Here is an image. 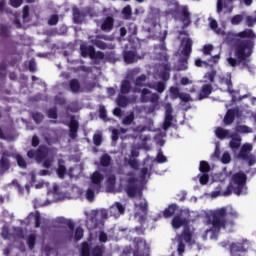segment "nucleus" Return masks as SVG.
<instances>
[{"label": "nucleus", "instance_id": "nucleus-1", "mask_svg": "<svg viewBox=\"0 0 256 256\" xmlns=\"http://www.w3.org/2000/svg\"><path fill=\"white\" fill-rule=\"evenodd\" d=\"M106 175V190L108 193H119V191H124L127 193L128 197H133L134 199V217L139 223L145 221L147 217V209L149 205L147 200L143 197V192L139 185L145 183L149 177H151V166L149 168H143L141 170L140 178H137L135 172H127L120 177V187L115 188V172L109 170L105 172Z\"/></svg>", "mask_w": 256, "mask_h": 256}, {"label": "nucleus", "instance_id": "nucleus-2", "mask_svg": "<svg viewBox=\"0 0 256 256\" xmlns=\"http://www.w3.org/2000/svg\"><path fill=\"white\" fill-rule=\"evenodd\" d=\"M210 27L217 33V35L224 36V42L227 45H231L239 37L243 39L241 42H237L230 51V56L227 61L231 67L241 65L242 69H248L250 73L255 71V66L251 64V55H253V48L255 47L256 34L252 29H245L239 33L228 32L217 28V21L212 18L209 19Z\"/></svg>", "mask_w": 256, "mask_h": 256}, {"label": "nucleus", "instance_id": "nucleus-3", "mask_svg": "<svg viewBox=\"0 0 256 256\" xmlns=\"http://www.w3.org/2000/svg\"><path fill=\"white\" fill-rule=\"evenodd\" d=\"M134 73H139V70H131L126 79L122 82L120 94L118 96V99L116 100L117 105L119 107H127L129 103H133V101H135V98L127 99L123 95L129 93L130 91H132L133 93L141 91V101H143V103H147L149 101L150 103H152L150 107L144 108L145 113H155V111H159V109H161V103H159V95L145 88V81L147 79V76L141 75L140 77H138L135 82V87L131 88V75H134Z\"/></svg>", "mask_w": 256, "mask_h": 256}, {"label": "nucleus", "instance_id": "nucleus-4", "mask_svg": "<svg viewBox=\"0 0 256 256\" xmlns=\"http://www.w3.org/2000/svg\"><path fill=\"white\" fill-rule=\"evenodd\" d=\"M227 215H230V217H238L237 210L233 209L231 206L218 208L216 210H202L200 212V216L206 218V228L202 234L204 241H207V237H210L212 240L217 239V235H219L221 229H224L227 233L233 231L235 223L232 220L225 219Z\"/></svg>", "mask_w": 256, "mask_h": 256}, {"label": "nucleus", "instance_id": "nucleus-5", "mask_svg": "<svg viewBox=\"0 0 256 256\" xmlns=\"http://www.w3.org/2000/svg\"><path fill=\"white\" fill-rule=\"evenodd\" d=\"M194 216L195 212L185 209L181 211L180 216H176L172 220V227L174 229L184 227L182 235H178L174 240V245H176L179 255H183V253H185V243H190V245L194 243L193 230L187 225L189 221H194Z\"/></svg>", "mask_w": 256, "mask_h": 256}, {"label": "nucleus", "instance_id": "nucleus-6", "mask_svg": "<svg viewBox=\"0 0 256 256\" xmlns=\"http://www.w3.org/2000/svg\"><path fill=\"white\" fill-rule=\"evenodd\" d=\"M43 187H46V189H48L49 200H47L46 202H38L36 200L35 207H47V205H51V203H54L55 201H65V199H73V196L65 193L63 191V188H59L57 184H53V186L50 187L48 182L42 181L35 185L36 189H43Z\"/></svg>", "mask_w": 256, "mask_h": 256}, {"label": "nucleus", "instance_id": "nucleus-7", "mask_svg": "<svg viewBox=\"0 0 256 256\" xmlns=\"http://www.w3.org/2000/svg\"><path fill=\"white\" fill-rule=\"evenodd\" d=\"M155 53H159V64L153 67V77L154 79H162V81H168L171 71V66L167 63V54L165 53V45H160L155 48Z\"/></svg>", "mask_w": 256, "mask_h": 256}, {"label": "nucleus", "instance_id": "nucleus-8", "mask_svg": "<svg viewBox=\"0 0 256 256\" xmlns=\"http://www.w3.org/2000/svg\"><path fill=\"white\" fill-rule=\"evenodd\" d=\"M232 193H235V195H247V174L238 172L231 177L230 183L223 195L229 196Z\"/></svg>", "mask_w": 256, "mask_h": 256}, {"label": "nucleus", "instance_id": "nucleus-9", "mask_svg": "<svg viewBox=\"0 0 256 256\" xmlns=\"http://www.w3.org/2000/svg\"><path fill=\"white\" fill-rule=\"evenodd\" d=\"M181 45L176 53L177 57H181L178 65L175 66L176 71H185L187 69V59L191 55V47L193 42L187 34H180Z\"/></svg>", "mask_w": 256, "mask_h": 256}, {"label": "nucleus", "instance_id": "nucleus-10", "mask_svg": "<svg viewBox=\"0 0 256 256\" xmlns=\"http://www.w3.org/2000/svg\"><path fill=\"white\" fill-rule=\"evenodd\" d=\"M29 159H35L37 163L43 162V167L49 169L51 167V163H53V151L40 146L38 151L30 150L27 153Z\"/></svg>", "mask_w": 256, "mask_h": 256}, {"label": "nucleus", "instance_id": "nucleus-11", "mask_svg": "<svg viewBox=\"0 0 256 256\" xmlns=\"http://www.w3.org/2000/svg\"><path fill=\"white\" fill-rule=\"evenodd\" d=\"M86 227L91 231V229H101L103 227V221L107 219V210H91L90 212H86Z\"/></svg>", "mask_w": 256, "mask_h": 256}, {"label": "nucleus", "instance_id": "nucleus-12", "mask_svg": "<svg viewBox=\"0 0 256 256\" xmlns=\"http://www.w3.org/2000/svg\"><path fill=\"white\" fill-rule=\"evenodd\" d=\"M90 187L86 191L87 201H93L95 199V192L101 189V181H103V174L99 171H95L91 176Z\"/></svg>", "mask_w": 256, "mask_h": 256}, {"label": "nucleus", "instance_id": "nucleus-13", "mask_svg": "<svg viewBox=\"0 0 256 256\" xmlns=\"http://www.w3.org/2000/svg\"><path fill=\"white\" fill-rule=\"evenodd\" d=\"M215 135L218 139H231L229 145L232 149H237L241 146V136L239 134H231L229 130H225L221 127H218L215 130Z\"/></svg>", "mask_w": 256, "mask_h": 256}, {"label": "nucleus", "instance_id": "nucleus-14", "mask_svg": "<svg viewBox=\"0 0 256 256\" xmlns=\"http://www.w3.org/2000/svg\"><path fill=\"white\" fill-rule=\"evenodd\" d=\"M253 151V145L246 143L241 147L240 153L237 155L238 159L248 161V165L253 166L256 163V156L249 155Z\"/></svg>", "mask_w": 256, "mask_h": 256}, {"label": "nucleus", "instance_id": "nucleus-15", "mask_svg": "<svg viewBox=\"0 0 256 256\" xmlns=\"http://www.w3.org/2000/svg\"><path fill=\"white\" fill-rule=\"evenodd\" d=\"M57 175L60 177V179H63L65 175H69L71 178H77L79 175H81V168L75 167L73 169H70L67 172V169H65V166L63 165L62 160L58 161V169H57Z\"/></svg>", "mask_w": 256, "mask_h": 256}, {"label": "nucleus", "instance_id": "nucleus-16", "mask_svg": "<svg viewBox=\"0 0 256 256\" xmlns=\"http://www.w3.org/2000/svg\"><path fill=\"white\" fill-rule=\"evenodd\" d=\"M170 99L175 101V99H180L182 103H189V101H193L191 96L188 93L180 92L179 87L171 86L169 88Z\"/></svg>", "mask_w": 256, "mask_h": 256}, {"label": "nucleus", "instance_id": "nucleus-17", "mask_svg": "<svg viewBox=\"0 0 256 256\" xmlns=\"http://www.w3.org/2000/svg\"><path fill=\"white\" fill-rule=\"evenodd\" d=\"M134 245L136 247V250L134 251V256H149L150 247L149 244H147V241L141 238H135Z\"/></svg>", "mask_w": 256, "mask_h": 256}, {"label": "nucleus", "instance_id": "nucleus-18", "mask_svg": "<svg viewBox=\"0 0 256 256\" xmlns=\"http://www.w3.org/2000/svg\"><path fill=\"white\" fill-rule=\"evenodd\" d=\"M134 133H135V139H137V137H139V139H141V141L145 142L147 141L149 138L146 136H142L141 133L145 132V131H153V120L149 119L147 120V125H140L136 128L133 129Z\"/></svg>", "mask_w": 256, "mask_h": 256}, {"label": "nucleus", "instance_id": "nucleus-19", "mask_svg": "<svg viewBox=\"0 0 256 256\" xmlns=\"http://www.w3.org/2000/svg\"><path fill=\"white\" fill-rule=\"evenodd\" d=\"M135 157H139V151L137 149H132L130 154L124 156L125 165H130L132 169H139V162Z\"/></svg>", "mask_w": 256, "mask_h": 256}, {"label": "nucleus", "instance_id": "nucleus-20", "mask_svg": "<svg viewBox=\"0 0 256 256\" xmlns=\"http://www.w3.org/2000/svg\"><path fill=\"white\" fill-rule=\"evenodd\" d=\"M249 249V242L246 240L242 242L233 243L230 246V253L231 256H241L239 252L247 251Z\"/></svg>", "mask_w": 256, "mask_h": 256}, {"label": "nucleus", "instance_id": "nucleus-21", "mask_svg": "<svg viewBox=\"0 0 256 256\" xmlns=\"http://www.w3.org/2000/svg\"><path fill=\"white\" fill-rule=\"evenodd\" d=\"M165 109V120L163 123V131H167L171 127V123L173 121V116L171 113H173V107L171 106V103H167L164 105Z\"/></svg>", "mask_w": 256, "mask_h": 256}, {"label": "nucleus", "instance_id": "nucleus-22", "mask_svg": "<svg viewBox=\"0 0 256 256\" xmlns=\"http://www.w3.org/2000/svg\"><path fill=\"white\" fill-rule=\"evenodd\" d=\"M11 236H13L16 239H24L25 235L23 234V230L21 228H14L13 233L9 232V229L7 227H4L2 230V237L4 239H11Z\"/></svg>", "mask_w": 256, "mask_h": 256}, {"label": "nucleus", "instance_id": "nucleus-23", "mask_svg": "<svg viewBox=\"0 0 256 256\" xmlns=\"http://www.w3.org/2000/svg\"><path fill=\"white\" fill-rule=\"evenodd\" d=\"M221 87L225 85L227 91L232 95V101H241V99H244V97H247L244 95L242 98H239L235 95V91L231 90V75L228 74L226 78H222L220 81Z\"/></svg>", "mask_w": 256, "mask_h": 256}, {"label": "nucleus", "instance_id": "nucleus-24", "mask_svg": "<svg viewBox=\"0 0 256 256\" xmlns=\"http://www.w3.org/2000/svg\"><path fill=\"white\" fill-rule=\"evenodd\" d=\"M41 214L39 212L30 213L28 217L23 221L22 225H34L40 227Z\"/></svg>", "mask_w": 256, "mask_h": 256}, {"label": "nucleus", "instance_id": "nucleus-25", "mask_svg": "<svg viewBox=\"0 0 256 256\" xmlns=\"http://www.w3.org/2000/svg\"><path fill=\"white\" fill-rule=\"evenodd\" d=\"M218 13H231L233 11V0H218L217 2Z\"/></svg>", "mask_w": 256, "mask_h": 256}, {"label": "nucleus", "instance_id": "nucleus-26", "mask_svg": "<svg viewBox=\"0 0 256 256\" xmlns=\"http://www.w3.org/2000/svg\"><path fill=\"white\" fill-rule=\"evenodd\" d=\"M67 125L70 129L71 139H75V137H77V129H79V123H77V119L73 116H68Z\"/></svg>", "mask_w": 256, "mask_h": 256}, {"label": "nucleus", "instance_id": "nucleus-27", "mask_svg": "<svg viewBox=\"0 0 256 256\" xmlns=\"http://www.w3.org/2000/svg\"><path fill=\"white\" fill-rule=\"evenodd\" d=\"M123 57H124L125 63H127V65H130V63H135L139 61V59H143L145 55L142 54L141 56H139L133 51H128V52H124Z\"/></svg>", "mask_w": 256, "mask_h": 256}, {"label": "nucleus", "instance_id": "nucleus-28", "mask_svg": "<svg viewBox=\"0 0 256 256\" xmlns=\"http://www.w3.org/2000/svg\"><path fill=\"white\" fill-rule=\"evenodd\" d=\"M125 213V206H123L121 203L116 202L110 207V215L112 217H119Z\"/></svg>", "mask_w": 256, "mask_h": 256}, {"label": "nucleus", "instance_id": "nucleus-29", "mask_svg": "<svg viewBox=\"0 0 256 256\" xmlns=\"http://www.w3.org/2000/svg\"><path fill=\"white\" fill-rule=\"evenodd\" d=\"M236 117H239V109L234 108V109L228 110L224 117V124L231 125V123L235 121Z\"/></svg>", "mask_w": 256, "mask_h": 256}, {"label": "nucleus", "instance_id": "nucleus-30", "mask_svg": "<svg viewBox=\"0 0 256 256\" xmlns=\"http://www.w3.org/2000/svg\"><path fill=\"white\" fill-rule=\"evenodd\" d=\"M181 14H180V21H182L184 27H189L191 23V17L189 14V9L186 6H182L181 9Z\"/></svg>", "mask_w": 256, "mask_h": 256}, {"label": "nucleus", "instance_id": "nucleus-31", "mask_svg": "<svg viewBox=\"0 0 256 256\" xmlns=\"http://www.w3.org/2000/svg\"><path fill=\"white\" fill-rule=\"evenodd\" d=\"M80 51L82 57H90V59H93L95 57V48L92 46H87V44H82L80 46Z\"/></svg>", "mask_w": 256, "mask_h": 256}, {"label": "nucleus", "instance_id": "nucleus-32", "mask_svg": "<svg viewBox=\"0 0 256 256\" xmlns=\"http://www.w3.org/2000/svg\"><path fill=\"white\" fill-rule=\"evenodd\" d=\"M219 59V54L212 56L211 59L209 60V63L201 59H196L195 65L196 67H207V65H215V63H219Z\"/></svg>", "mask_w": 256, "mask_h": 256}, {"label": "nucleus", "instance_id": "nucleus-33", "mask_svg": "<svg viewBox=\"0 0 256 256\" xmlns=\"http://www.w3.org/2000/svg\"><path fill=\"white\" fill-rule=\"evenodd\" d=\"M166 7L168 8L166 15H174L176 11H179V4L175 0L166 1Z\"/></svg>", "mask_w": 256, "mask_h": 256}, {"label": "nucleus", "instance_id": "nucleus-34", "mask_svg": "<svg viewBox=\"0 0 256 256\" xmlns=\"http://www.w3.org/2000/svg\"><path fill=\"white\" fill-rule=\"evenodd\" d=\"M127 133V130L120 128V129H112V141L115 143L117 139H126L127 136H124Z\"/></svg>", "mask_w": 256, "mask_h": 256}, {"label": "nucleus", "instance_id": "nucleus-35", "mask_svg": "<svg viewBox=\"0 0 256 256\" xmlns=\"http://www.w3.org/2000/svg\"><path fill=\"white\" fill-rule=\"evenodd\" d=\"M148 87L154 91H157V93H163V91H165L166 84L165 82L158 81L149 83Z\"/></svg>", "mask_w": 256, "mask_h": 256}, {"label": "nucleus", "instance_id": "nucleus-36", "mask_svg": "<svg viewBox=\"0 0 256 256\" xmlns=\"http://www.w3.org/2000/svg\"><path fill=\"white\" fill-rule=\"evenodd\" d=\"M212 90H213V88L211 87L210 84L204 85L199 94L200 101H201V99H207V97H209V95H211Z\"/></svg>", "mask_w": 256, "mask_h": 256}, {"label": "nucleus", "instance_id": "nucleus-37", "mask_svg": "<svg viewBox=\"0 0 256 256\" xmlns=\"http://www.w3.org/2000/svg\"><path fill=\"white\" fill-rule=\"evenodd\" d=\"M102 31H111L113 29V17H107L101 24Z\"/></svg>", "mask_w": 256, "mask_h": 256}, {"label": "nucleus", "instance_id": "nucleus-38", "mask_svg": "<svg viewBox=\"0 0 256 256\" xmlns=\"http://www.w3.org/2000/svg\"><path fill=\"white\" fill-rule=\"evenodd\" d=\"M0 169L1 171H7V169H9V155L5 153L0 160Z\"/></svg>", "mask_w": 256, "mask_h": 256}, {"label": "nucleus", "instance_id": "nucleus-39", "mask_svg": "<svg viewBox=\"0 0 256 256\" xmlns=\"http://www.w3.org/2000/svg\"><path fill=\"white\" fill-rule=\"evenodd\" d=\"M57 223H60V225H67V227L70 229V231H73L75 228V224L71 220H67L63 217L57 218L56 219Z\"/></svg>", "mask_w": 256, "mask_h": 256}, {"label": "nucleus", "instance_id": "nucleus-40", "mask_svg": "<svg viewBox=\"0 0 256 256\" xmlns=\"http://www.w3.org/2000/svg\"><path fill=\"white\" fill-rule=\"evenodd\" d=\"M70 91H72V93H79L83 91L78 80L74 79L70 81Z\"/></svg>", "mask_w": 256, "mask_h": 256}, {"label": "nucleus", "instance_id": "nucleus-41", "mask_svg": "<svg viewBox=\"0 0 256 256\" xmlns=\"http://www.w3.org/2000/svg\"><path fill=\"white\" fill-rule=\"evenodd\" d=\"M177 210V205L171 204L168 208H166L163 212L164 217H171L175 211Z\"/></svg>", "mask_w": 256, "mask_h": 256}, {"label": "nucleus", "instance_id": "nucleus-42", "mask_svg": "<svg viewBox=\"0 0 256 256\" xmlns=\"http://www.w3.org/2000/svg\"><path fill=\"white\" fill-rule=\"evenodd\" d=\"M245 19V14H238L231 18V24L232 25H240V23H243V20Z\"/></svg>", "mask_w": 256, "mask_h": 256}, {"label": "nucleus", "instance_id": "nucleus-43", "mask_svg": "<svg viewBox=\"0 0 256 256\" xmlns=\"http://www.w3.org/2000/svg\"><path fill=\"white\" fill-rule=\"evenodd\" d=\"M100 165L101 167H109L111 165V157L107 154L103 155L100 158Z\"/></svg>", "mask_w": 256, "mask_h": 256}, {"label": "nucleus", "instance_id": "nucleus-44", "mask_svg": "<svg viewBox=\"0 0 256 256\" xmlns=\"http://www.w3.org/2000/svg\"><path fill=\"white\" fill-rule=\"evenodd\" d=\"M215 71L208 72L204 75V81L205 83H213L215 81Z\"/></svg>", "mask_w": 256, "mask_h": 256}, {"label": "nucleus", "instance_id": "nucleus-45", "mask_svg": "<svg viewBox=\"0 0 256 256\" xmlns=\"http://www.w3.org/2000/svg\"><path fill=\"white\" fill-rule=\"evenodd\" d=\"M210 169H211V167L209 166V163H207L206 161L200 162L199 171L201 173H209Z\"/></svg>", "mask_w": 256, "mask_h": 256}, {"label": "nucleus", "instance_id": "nucleus-46", "mask_svg": "<svg viewBox=\"0 0 256 256\" xmlns=\"http://www.w3.org/2000/svg\"><path fill=\"white\" fill-rule=\"evenodd\" d=\"M135 119V115L133 112H130L123 120L122 123L123 125H131L133 123V120Z\"/></svg>", "mask_w": 256, "mask_h": 256}, {"label": "nucleus", "instance_id": "nucleus-47", "mask_svg": "<svg viewBox=\"0 0 256 256\" xmlns=\"http://www.w3.org/2000/svg\"><path fill=\"white\" fill-rule=\"evenodd\" d=\"M165 135V132H162L159 135L155 136V141L157 145H160V147H163V145H165V140H163V137H165Z\"/></svg>", "mask_w": 256, "mask_h": 256}, {"label": "nucleus", "instance_id": "nucleus-48", "mask_svg": "<svg viewBox=\"0 0 256 256\" xmlns=\"http://www.w3.org/2000/svg\"><path fill=\"white\" fill-rule=\"evenodd\" d=\"M15 159H16L19 167H22V169H25L27 167V163L25 162V159H23V157H21V155L16 154Z\"/></svg>", "mask_w": 256, "mask_h": 256}, {"label": "nucleus", "instance_id": "nucleus-49", "mask_svg": "<svg viewBox=\"0 0 256 256\" xmlns=\"http://www.w3.org/2000/svg\"><path fill=\"white\" fill-rule=\"evenodd\" d=\"M94 145L99 147L101 145L103 138L101 137V132H96L93 136Z\"/></svg>", "mask_w": 256, "mask_h": 256}, {"label": "nucleus", "instance_id": "nucleus-50", "mask_svg": "<svg viewBox=\"0 0 256 256\" xmlns=\"http://www.w3.org/2000/svg\"><path fill=\"white\" fill-rule=\"evenodd\" d=\"M81 256H91V253L89 252V244L82 243Z\"/></svg>", "mask_w": 256, "mask_h": 256}, {"label": "nucleus", "instance_id": "nucleus-51", "mask_svg": "<svg viewBox=\"0 0 256 256\" xmlns=\"http://www.w3.org/2000/svg\"><path fill=\"white\" fill-rule=\"evenodd\" d=\"M155 161L157 163H166L167 162V157H165V155H163V152L161 150H159Z\"/></svg>", "mask_w": 256, "mask_h": 256}, {"label": "nucleus", "instance_id": "nucleus-52", "mask_svg": "<svg viewBox=\"0 0 256 256\" xmlns=\"http://www.w3.org/2000/svg\"><path fill=\"white\" fill-rule=\"evenodd\" d=\"M237 133H251V128L245 126V125H239L236 127Z\"/></svg>", "mask_w": 256, "mask_h": 256}, {"label": "nucleus", "instance_id": "nucleus-53", "mask_svg": "<svg viewBox=\"0 0 256 256\" xmlns=\"http://www.w3.org/2000/svg\"><path fill=\"white\" fill-rule=\"evenodd\" d=\"M221 162L224 163V165L231 163V155L228 152H224L221 157Z\"/></svg>", "mask_w": 256, "mask_h": 256}, {"label": "nucleus", "instance_id": "nucleus-54", "mask_svg": "<svg viewBox=\"0 0 256 256\" xmlns=\"http://www.w3.org/2000/svg\"><path fill=\"white\" fill-rule=\"evenodd\" d=\"M28 247L33 249L35 247V235L30 234L27 238Z\"/></svg>", "mask_w": 256, "mask_h": 256}, {"label": "nucleus", "instance_id": "nucleus-55", "mask_svg": "<svg viewBox=\"0 0 256 256\" xmlns=\"http://www.w3.org/2000/svg\"><path fill=\"white\" fill-rule=\"evenodd\" d=\"M211 51H213V45L211 44L204 45L202 49V53L204 55H211Z\"/></svg>", "mask_w": 256, "mask_h": 256}, {"label": "nucleus", "instance_id": "nucleus-56", "mask_svg": "<svg viewBox=\"0 0 256 256\" xmlns=\"http://www.w3.org/2000/svg\"><path fill=\"white\" fill-rule=\"evenodd\" d=\"M73 17H74V22L82 23L81 15H79V10L77 8H73Z\"/></svg>", "mask_w": 256, "mask_h": 256}, {"label": "nucleus", "instance_id": "nucleus-57", "mask_svg": "<svg viewBox=\"0 0 256 256\" xmlns=\"http://www.w3.org/2000/svg\"><path fill=\"white\" fill-rule=\"evenodd\" d=\"M75 239H76V241L83 239V228H81V227L76 228Z\"/></svg>", "mask_w": 256, "mask_h": 256}, {"label": "nucleus", "instance_id": "nucleus-58", "mask_svg": "<svg viewBox=\"0 0 256 256\" xmlns=\"http://www.w3.org/2000/svg\"><path fill=\"white\" fill-rule=\"evenodd\" d=\"M122 15H124L125 19H129L131 17V6H126L122 10Z\"/></svg>", "mask_w": 256, "mask_h": 256}, {"label": "nucleus", "instance_id": "nucleus-59", "mask_svg": "<svg viewBox=\"0 0 256 256\" xmlns=\"http://www.w3.org/2000/svg\"><path fill=\"white\" fill-rule=\"evenodd\" d=\"M98 239H99L100 243H107V234H105V232H103V231H99Z\"/></svg>", "mask_w": 256, "mask_h": 256}, {"label": "nucleus", "instance_id": "nucleus-60", "mask_svg": "<svg viewBox=\"0 0 256 256\" xmlns=\"http://www.w3.org/2000/svg\"><path fill=\"white\" fill-rule=\"evenodd\" d=\"M199 181L201 185H207V183L209 182V176L207 174H202L199 176Z\"/></svg>", "mask_w": 256, "mask_h": 256}, {"label": "nucleus", "instance_id": "nucleus-61", "mask_svg": "<svg viewBox=\"0 0 256 256\" xmlns=\"http://www.w3.org/2000/svg\"><path fill=\"white\" fill-rule=\"evenodd\" d=\"M92 256H103V247H96L92 251Z\"/></svg>", "mask_w": 256, "mask_h": 256}, {"label": "nucleus", "instance_id": "nucleus-62", "mask_svg": "<svg viewBox=\"0 0 256 256\" xmlns=\"http://www.w3.org/2000/svg\"><path fill=\"white\" fill-rule=\"evenodd\" d=\"M92 43H94V45H96V47H98V49H105L107 47L105 42H103L101 40H96V41L92 40Z\"/></svg>", "mask_w": 256, "mask_h": 256}, {"label": "nucleus", "instance_id": "nucleus-63", "mask_svg": "<svg viewBox=\"0 0 256 256\" xmlns=\"http://www.w3.org/2000/svg\"><path fill=\"white\" fill-rule=\"evenodd\" d=\"M180 84L181 85H191V84H193V80H191V79H189L188 77H182L181 79H180Z\"/></svg>", "mask_w": 256, "mask_h": 256}, {"label": "nucleus", "instance_id": "nucleus-64", "mask_svg": "<svg viewBox=\"0 0 256 256\" xmlns=\"http://www.w3.org/2000/svg\"><path fill=\"white\" fill-rule=\"evenodd\" d=\"M26 179L29 181L30 185H35V173H30L27 175Z\"/></svg>", "mask_w": 256, "mask_h": 256}]
</instances>
